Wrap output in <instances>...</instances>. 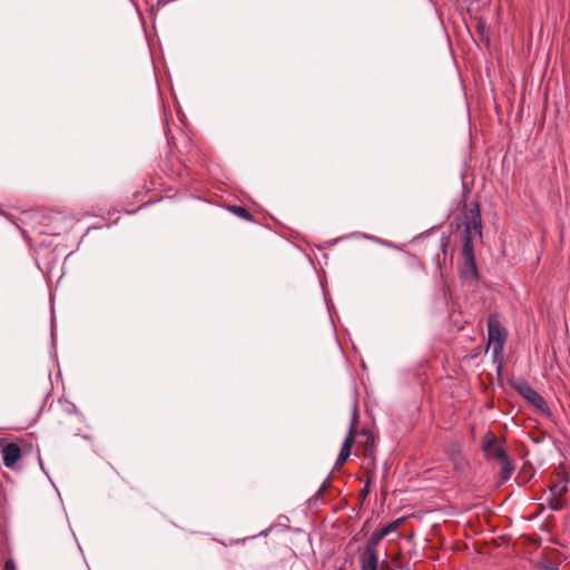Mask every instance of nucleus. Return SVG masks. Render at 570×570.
<instances>
[{"instance_id": "14", "label": "nucleus", "mask_w": 570, "mask_h": 570, "mask_svg": "<svg viewBox=\"0 0 570 570\" xmlns=\"http://www.w3.org/2000/svg\"><path fill=\"white\" fill-rule=\"evenodd\" d=\"M229 209L233 214H235L236 216H238L245 220H248V222L254 220L253 215L244 206H230Z\"/></svg>"}, {"instance_id": "17", "label": "nucleus", "mask_w": 570, "mask_h": 570, "mask_svg": "<svg viewBox=\"0 0 570 570\" xmlns=\"http://www.w3.org/2000/svg\"><path fill=\"white\" fill-rule=\"evenodd\" d=\"M67 412H68V415H69L70 420L78 421L79 415H78V413H77L75 407H72V409L68 407Z\"/></svg>"}, {"instance_id": "10", "label": "nucleus", "mask_w": 570, "mask_h": 570, "mask_svg": "<svg viewBox=\"0 0 570 570\" xmlns=\"http://www.w3.org/2000/svg\"><path fill=\"white\" fill-rule=\"evenodd\" d=\"M1 455L3 464L7 468H13L21 458V450L14 442H9L1 446Z\"/></svg>"}, {"instance_id": "9", "label": "nucleus", "mask_w": 570, "mask_h": 570, "mask_svg": "<svg viewBox=\"0 0 570 570\" xmlns=\"http://www.w3.org/2000/svg\"><path fill=\"white\" fill-rule=\"evenodd\" d=\"M444 452L455 470H463L466 462L462 453L461 443L458 440H450L444 446Z\"/></svg>"}, {"instance_id": "12", "label": "nucleus", "mask_w": 570, "mask_h": 570, "mask_svg": "<svg viewBox=\"0 0 570 570\" xmlns=\"http://www.w3.org/2000/svg\"><path fill=\"white\" fill-rule=\"evenodd\" d=\"M500 463L502 465L500 471V479L502 482H505L511 478L515 465L513 461L509 459V456L505 458V460H501Z\"/></svg>"}, {"instance_id": "1", "label": "nucleus", "mask_w": 570, "mask_h": 570, "mask_svg": "<svg viewBox=\"0 0 570 570\" xmlns=\"http://www.w3.org/2000/svg\"><path fill=\"white\" fill-rule=\"evenodd\" d=\"M463 225L464 230L462 234V252L460 273L464 279H478V267L474 256L473 240L475 237H482V219L480 213V205L478 202H471L463 208Z\"/></svg>"}, {"instance_id": "4", "label": "nucleus", "mask_w": 570, "mask_h": 570, "mask_svg": "<svg viewBox=\"0 0 570 570\" xmlns=\"http://www.w3.org/2000/svg\"><path fill=\"white\" fill-rule=\"evenodd\" d=\"M400 274L407 279L417 278L425 274V268L416 255L405 253L400 258Z\"/></svg>"}, {"instance_id": "6", "label": "nucleus", "mask_w": 570, "mask_h": 570, "mask_svg": "<svg viewBox=\"0 0 570 570\" xmlns=\"http://www.w3.org/2000/svg\"><path fill=\"white\" fill-rule=\"evenodd\" d=\"M481 450L488 460H498L500 462L508 458L507 451L502 445L498 444L497 435L491 431L484 434Z\"/></svg>"}, {"instance_id": "13", "label": "nucleus", "mask_w": 570, "mask_h": 570, "mask_svg": "<svg viewBox=\"0 0 570 570\" xmlns=\"http://www.w3.org/2000/svg\"><path fill=\"white\" fill-rule=\"evenodd\" d=\"M384 538L381 530L374 531L363 549L377 551V546Z\"/></svg>"}, {"instance_id": "5", "label": "nucleus", "mask_w": 570, "mask_h": 570, "mask_svg": "<svg viewBox=\"0 0 570 570\" xmlns=\"http://www.w3.org/2000/svg\"><path fill=\"white\" fill-rule=\"evenodd\" d=\"M358 436V446L362 449V454L367 461V468L375 469L376 444L374 434L370 430L363 429Z\"/></svg>"}, {"instance_id": "18", "label": "nucleus", "mask_w": 570, "mask_h": 570, "mask_svg": "<svg viewBox=\"0 0 570 570\" xmlns=\"http://www.w3.org/2000/svg\"><path fill=\"white\" fill-rule=\"evenodd\" d=\"M446 247H448V238L444 237L440 242V249L442 252L443 257H445V255H446Z\"/></svg>"}, {"instance_id": "7", "label": "nucleus", "mask_w": 570, "mask_h": 570, "mask_svg": "<svg viewBox=\"0 0 570 570\" xmlns=\"http://www.w3.org/2000/svg\"><path fill=\"white\" fill-rule=\"evenodd\" d=\"M357 419H358V415H357V409L356 406H354V410H353V416H352V423H351V426L348 429V432H347V435L342 444V448H341V451L338 453V456L336 459V462H335V468H340L342 466L346 461L347 459L350 458L351 455V451H352V446L355 442V438H356V423H357Z\"/></svg>"}, {"instance_id": "21", "label": "nucleus", "mask_w": 570, "mask_h": 570, "mask_svg": "<svg viewBox=\"0 0 570 570\" xmlns=\"http://www.w3.org/2000/svg\"><path fill=\"white\" fill-rule=\"evenodd\" d=\"M324 489H325V488H324V485H323V487L318 490V494L323 493Z\"/></svg>"}, {"instance_id": "19", "label": "nucleus", "mask_w": 570, "mask_h": 570, "mask_svg": "<svg viewBox=\"0 0 570 570\" xmlns=\"http://www.w3.org/2000/svg\"><path fill=\"white\" fill-rule=\"evenodd\" d=\"M3 570H16V564H14L13 560H11V559L7 560L4 563Z\"/></svg>"}, {"instance_id": "8", "label": "nucleus", "mask_w": 570, "mask_h": 570, "mask_svg": "<svg viewBox=\"0 0 570 570\" xmlns=\"http://www.w3.org/2000/svg\"><path fill=\"white\" fill-rule=\"evenodd\" d=\"M567 483H568V478H566L563 475H558L557 480L553 481L551 483V485L549 487V490H550V498L548 499L549 507L554 511L561 510L563 508L562 497L568 491Z\"/></svg>"}, {"instance_id": "20", "label": "nucleus", "mask_w": 570, "mask_h": 570, "mask_svg": "<svg viewBox=\"0 0 570 570\" xmlns=\"http://www.w3.org/2000/svg\"><path fill=\"white\" fill-rule=\"evenodd\" d=\"M362 493L366 495L368 493V482L365 484V487L362 489Z\"/></svg>"}, {"instance_id": "3", "label": "nucleus", "mask_w": 570, "mask_h": 570, "mask_svg": "<svg viewBox=\"0 0 570 570\" xmlns=\"http://www.w3.org/2000/svg\"><path fill=\"white\" fill-rule=\"evenodd\" d=\"M514 390L524 397L539 413L544 416H551V410L543 399L525 380L518 381L513 384Z\"/></svg>"}, {"instance_id": "16", "label": "nucleus", "mask_w": 570, "mask_h": 570, "mask_svg": "<svg viewBox=\"0 0 570 570\" xmlns=\"http://www.w3.org/2000/svg\"><path fill=\"white\" fill-rule=\"evenodd\" d=\"M541 568L544 569V570H558L559 564L556 563V562H551V561L544 560L542 562V564H541Z\"/></svg>"}, {"instance_id": "15", "label": "nucleus", "mask_w": 570, "mask_h": 570, "mask_svg": "<svg viewBox=\"0 0 570 570\" xmlns=\"http://www.w3.org/2000/svg\"><path fill=\"white\" fill-rule=\"evenodd\" d=\"M404 521L403 518H399L392 522H390L389 524H386L385 527L381 528L380 530L382 531V533L384 534V537L389 535L390 533L392 532H395L400 524Z\"/></svg>"}, {"instance_id": "11", "label": "nucleus", "mask_w": 570, "mask_h": 570, "mask_svg": "<svg viewBox=\"0 0 570 570\" xmlns=\"http://www.w3.org/2000/svg\"><path fill=\"white\" fill-rule=\"evenodd\" d=\"M358 562L361 570H379L377 551L358 548Z\"/></svg>"}, {"instance_id": "2", "label": "nucleus", "mask_w": 570, "mask_h": 570, "mask_svg": "<svg viewBox=\"0 0 570 570\" xmlns=\"http://www.w3.org/2000/svg\"><path fill=\"white\" fill-rule=\"evenodd\" d=\"M488 348L492 346L494 362L498 363L500 371L503 360V348L508 336L507 328L501 324L498 314H490L488 317Z\"/></svg>"}]
</instances>
